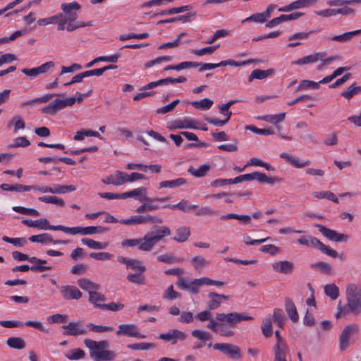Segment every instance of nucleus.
Returning a JSON list of instances; mask_svg holds the SVG:
<instances>
[{
    "instance_id": "nucleus-28",
    "label": "nucleus",
    "mask_w": 361,
    "mask_h": 361,
    "mask_svg": "<svg viewBox=\"0 0 361 361\" xmlns=\"http://www.w3.org/2000/svg\"><path fill=\"white\" fill-rule=\"evenodd\" d=\"M280 157L286 159L289 164L295 168H302L310 164V161H302L296 157L289 155L284 152L281 153Z\"/></svg>"
},
{
    "instance_id": "nucleus-44",
    "label": "nucleus",
    "mask_w": 361,
    "mask_h": 361,
    "mask_svg": "<svg viewBox=\"0 0 361 361\" xmlns=\"http://www.w3.org/2000/svg\"><path fill=\"white\" fill-rule=\"evenodd\" d=\"M273 361H291L290 349L274 351Z\"/></svg>"
},
{
    "instance_id": "nucleus-12",
    "label": "nucleus",
    "mask_w": 361,
    "mask_h": 361,
    "mask_svg": "<svg viewBox=\"0 0 361 361\" xmlns=\"http://www.w3.org/2000/svg\"><path fill=\"white\" fill-rule=\"evenodd\" d=\"M116 334L118 336L123 335L130 337L145 338V336L142 335L139 332L137 327L134 324H120Z\"/></svg>"
},
{
    "instance_id": "nucleus-52",
    "label": "nucleus",
    "mask_w": 361,
    "mask_h": 361,
    "mask_svg": "<svg viewBox=\"0 0 361 361\" xmlns=\"http://www.w3.org/2000/svg\"><path fill=\"white\" fill-rule=\"evenodd\" d=\"M263 335L266 338H269L272 336V324L270 318H265L262 321V325L261 326Z\"/></svg>"
},
{
    "instance_id": "nucleus-8",
    "label": "nucleus",
    "mask_w": 361,
    "mask_h": 361,
    "mask_svg": "<svg viewBox=\"0 0 361 361\" xmlns=\"http://www.w3.org/2000/svg\"><path fill=\"white\" fill-rule=\"evenodd\" d=\"M213 348L232 358L239 359L241 357L240 349L237 345L229 343H215L213 345Z\"/></svg>"
},
{
    "instance_id": "nucleus-38",
    "label": "nucleus",
    "mask_w": 361,
    "mask_h": 361,
    "mask_svg": "<svg viewBox=\"0 0 361 361\" xmlns=\"http://www.w3.org/2000/svg\"><path fill=\"white\" fill-rule=\"evenodd\" d=\"M275 336L276 338V343L273 347V351L275 350H289V347L287 345L286 342L283 340L282 336H281L279 331H275Z\"/></svg>"
},
{
    "instance_id": "nucleus-46",
    "label": "nucleus",
    "mask_w": 361,
    "mask_h": 361,
    "mask_svg": "<svg viewBox=\"0 0 361 361\" xmlns=\"http://www.w3.org/2000/svg\"><path fill=\"white\" fill-rule=\"evenodd\" d=\"M312 269H317L322 273L330 274L331 273V267L329 264L324 262H318L310 264Z\"/></svg>"
},
{
    "instance_id": "nucleus-30",
    "label": "nucleus",
    "mask_w": 361,
    "mask_h": 361,
    "mask_svg": "<svg viewBox=\"0 0 361 361\" xmlns=\"http://www.w3.org/2000/svg\"><path fill=\"white\" fill-rule=\"evenodd\" d=\"M190 235V230L187 226H180L176 231L173 240L178 243L185 242Z\"/></svg>"
},
{
    "instance_id": "nucleus-19",
    "label": "nucleus",
    "mask_w": 361,
    "mask_h": 361,
    "mask_svg": "<svg viewBox=\"0 0 361 361\" xmlns=\"http://www.w3.org/2000/svg\"><path fill=\"white\" fill-rule=\"evenodd\" d=\"M118 262L125 264L127 269L137 270L140 273H143L146 269L145 267L141 264L140 261L136 259H130L122 256H118Z\"/></svg>"
},
{
    "instance_id": "nucleus-60",
    "label": "nucleus",
    "mask_w": 361,
    "mask_h": 361,
    "mask_svg": "<svg viewBox=\"0 0 361 361\" xmlns=\"http://www.w3.org/2000/svg\"><path fill=\"white\" fill-rule=\"evenodd\" d=\"M267 20L264 14L262 13H257L252 14L250 17L246 18L243 20H242V23H245L247 22H255L257 23H263Z\"/></svg>"
},
{
    "instance_id": "nucleus-6",
    "label": "nucleus",
    "mask_w": 361,
    "mask_h": 361,
    "mask_svg": "<svg viewBox=\"0 0 361 361\" xmlns=\"http://www.w3.org/2000/svg\"><path fill=\"white\" fill-rule=\"evenodd\" d=\"M22 223L28 227L32 228H38L42 230H54V231H61L63 232L64 226L57 225L52 226L50 225L49 221L47 219H40L35 221L24 219L22 221Z\"/></svg>"
},
{
    "instance_id": "nucleus-50",
    "label": "nucleus",
    "mask_w": 361,
    "mask_h": 361,
    "mask_svg": "<svg viewBox=\"0 0 361 361\" xmlns=\"http://www.w3.org/2000/svg\"><path fill=\"white\" fill-rule=\"evenodd\" d=\"M209 170V166L204 164L201 165L197 169L193 167H190L188 169V172L195 177H202L206 175Z\"/></svg>"
},
{
    "instance_id": "nucleus-61",
    "label": "nucleus",
    "mask_w": 361,
    "mask_h": 361,
    "mask_svg": "<svg viewBox=\"0 0 361 361\" xmlns=\"http://www.w3.org/2000/svg\"><path fill=\"white\" fill-rule=\"evenodd\" d=\"M180 293L173 290V286L172 285L168 287L163 294V298L169 300H175L176 298H180Z\"/></svg>"
},
{
    "instance_id": "nucleus-59",
    "label": "nucleus",
    "mask_w": 361,
    "mask_h": 361,
    "mask_svg": "<svg viewBox=\"0 0 361 361\" xmlns=\"http://www.w3.org/2000/svg\"><path fill=\"white\" fill-rule=\"evenodd\" d=\"M14 125V131L17 132L20 129H24L25 123L23 119L20 116H15L8 123V126Z\"/></svg>"
},
{
    "instance_id": "nucleus-1",
    "label": "nucleus",
    "mask_w": 361,
    "mask_h": 361,
    "mask_svg": "<svg viewBox=\"0 0 361 361\" xmlns=\"http://www.w3.org/2000/svg\"><path fill=\"white\" fill-rule=\"evenodd\" d=\"M91 92L92 90H90L89 92L85 94L77 92V98L68 97L64 99L56 98L54 99L49 105L43 107L41 109V111L44 114L55 115L59 111L64 109L66 106H73L75 102H81L83 100V98L87 96H89L91 94Z\"/></svg>"
},
{
    "instance_id": "nucleus-16",
    "label": "nucleus",
    "mask_w": 361,
    "mask_h": 361,
    "mask_svg": "<svg viewBox=\"0 0 361 361\" xmlns=\"http://www.w3.org/2000/svg\"><path fill=\"white\" fill-rule=\"evenodd\" d=\"M271 267L276 273L290 275L293 272L294 264L290 261L284 260L274 262Z\"/></svg>"
},
{
    "instance_id": "nucleus-43",
    "label": "nucleus",
    "mask_w": 361,
    "mask_h": 361,
    "mask_svg": "<svg viewBox=\"0 0 361 361\" xmlns=\"http://www.w3.org/2000/svg\"><path fill=\"white\" fill-rule=\"evenodd\" d=\"M38 200L45 203L54 204L61 207H63L66 204L65 202L61 198L56 196L39 197Z\"/></svg>"
},
{
    "instance_id": "nucleus-29",
    "label": "nucleus",
    "mask_w": 361,
    "mask_h": 361,
    "mask_svg": "<svg viewBox=\"0 0 361 361\" xmlns=\"http://www.w3.org/2000/svg\"><path fill=\"white\" fill-rule=\"evenodd\" d=\"M286 311L293 322H297L299 319V316L293 300L288 298L285 300Z\"/></svg>"
},
{
    "instance_id": "nucleus-31",
    "label": "nucleus",
    "mask_w": 361,
    "mask_h": 361,
    "mask_svg": "<svg viewBox=\"0 0 361 361\" xmlns=\"http://www.w3.org/2000/svg\"><path fill=\"white\" fill-rule=\"evenodd\" d=\"M77 283L80 288L87 290L89 293L97 290L100 288L99 284H97L86 278L80 279L78 280Z\"/></svg>"
},
{
    "instance_id": "nucleus-11",
    "label": "nucleus",
    "mask_w": 361,
    "mask_h": 361,
    "mask_svg": "<svg viewBox=\"0 0 361 361\" xmlns=\"http://www.w3.org/2000/svg\"><path fill=\"white\" fill-rule=\"evenodd\" d=\"M178 288L187 290L190 294H197L199 293V284L197 279L193 280H187L183 277L179 276L176 283Z\"/></svg>"
},
{
    "instance_id": "nucleus-21",
    "label": "nucleus",
    "mask_w": 361,
    "mask_h": 361,
    "mask_svg": "<svg viewBox=\"0 0 361 361\" xmlns=\"http://www.w3.org/2000/svg\"><path fill=\"white\" fill-rule=\"evenodd\" d=\"M90 355L94 361H111L115 359L116 354L111 350L91 351Z\"/></svg>"
},
{
    "instance_id": "nucleus-2",
    "label": "nucleus",
    "mask_w": 361,
    "mask_h": 361,
    "mask_svg": "<svg viewBox=\"0 0 361 361\" xmlns=\"http://www.w3.org/2000/svg\"><path fill=\"white\" fill-rule=\"evenodd\" d=\"M347 307L355 314H361V286L350 283L346 288Z\"/></svg>"
},
{
    "instance_id": "nucleus-17",
    "label": "nucleus",
    "mask_w": 361,
    "mask_h": 361,
    "mask_svg": "<svg viewBox=\"0 0 361 361\" xmlns=\"http://www.w3.org/2000/svg\"><path fill=\"white\" fill-rule=\"evenodd\" d=\"M63 328L66 330L63 332L65 336H78L85 334L87 333L86 329L80 326V322H71L67 325H63Z\"/></svg>"
},
{
    "instance_id": "nucleus-63",
    "label": "nucleus",
    "mask_w": 361,
    "mask_h": 361,
    "mask_svg": "<svg viewBox=\"0 0 361 361\" xmlns=\"http://www.w3.org/2000/svg\"><path fill=\"white\" fill-rule=\"evenodd\" d=\"M127 279L133 283L135 284H144L145 283V276L142 275V273L138 271L137 274H131L127 276Z\"/></svg>"
},
{
    "instance_id": "nucleus-9",
    "label": "nucleus",
    "mask_w": 361,
    "mask_h": 361,
    "mask_svg": "<svg viewBox=\"0 0 361 361\" xmlns=\"http://www.w3.org/2000/svg\"><path fill=\"white\" fill-rule=\"evenodd\" d=\"M187 334L178 329H170L166 333L159 334V339L166 342H171L175 345L178 341H184L187 338Z\"/></svg>"
},
{
    "instance_id": "nucleus-34",
    "label": "nucleus",
    "mask_w": 361,
    "mask_h": 361,
    "mask_svg": "<svg viewBox=\"0 0 361 361\" xmlns=\"http://www.w3.org/2000/svg\"><path fill=\"white\" fill-rule=\"evenodd\" d=\"M158 86V81L152 82L143 87V92L137 94L134 97L133 100L135 102L140 101L144 97L150 96L152 94V92H147L148 90L157 87Z\"/></svg>"
},
{
    "instance_id": "nucleus-39",
    "label": "nucleus",
    "mask_w": 361,
    "mask_h": 361,
    "mask_svg": "<svg viewBox=\"0 0 361 361\" xmlns=\"http://www.w3.org/2000/svg\"><path fill=\"white\" fill-rule=\"evenodd\" d=\"M255 180H258L259 183H266L268 184L279 183L281 180V179L277 177H268L264 173L260 172H255Z\"/></svg>"
},
{
    "instance_id": "nucleus-35",
    "label": "nucleus",
    "mask_w": 361,
    "mask_h": 361,
    "mask_svg": "<svg viewBox=\"0 0 361 361\" xmlns=\"http://www.w3.org/2000/svg\"><path fill=\"white\" fill-rule=\"evenodd\" d=\"M81 242L91 249L104 250L108 247V243H101L89 238H82Z\"/></svg>"
},
{
    "instance_id": "nucleus-32",
    "label": "nucleus",
    "mask_w": 361,
    "mask_h": 361,
    "mask_svg": "<svg viewBox=\"0 0 361 361\" xmlns=\"http://www.w3.org/2000/svg\"><path fill=\"white\" fill-rule=\"evenodd\" d=\"M146 189L145 188H138L133 190L126 192V198L128 197H134L139 201H146L149 200L148 197L145 196Z\"/></svg>"
},
{
    "instance_id": "nucleus-4",
    "label": "nucleus",
    "mask_w": 361,
    "mask_h": 361,
    "mask_svg": "<svg viewBox=\"0 0 361 361\" xmlns=\"http://www.w3.org/2000/svg\"><path fill=\"white\" fill-rule=\"evenodd\" d=\"M216 319L221 322L223 326L228 324L229 326L233 327L242 321L253 320L254 317L246 315L245 313L233 312L228 314L216 313Z\"/></svg>"
},
{
    "instance_id": "nucleus-5",
    "label": "nucleus",
    "mask_w": 361,
    "mask_h": 361,
    "mask_svg": "<svg viewBox=\"0 0 361 361\" xmlns=\"http://www.w3.org/2000/svg\"><path fill=\"white\" fill-rule=\"evenodd\" d=\"M109 231V228H104L101 226H87V227H63V232L66 233L71 234V235H93L95 233H104Z\"/></svg>"
},
{
    "instance_id": "nucleus-3",
    "label": "nucleus",
    "mask_w": 361,
    "mask_h": 361,
    "mask_svg": "<svg viewBox=\"0 0 361 361\" xmlns=\"http://www.w3.org/2000/svg\"><path fill=\"white\" fill-rule=\"evenodd\" d=\"M158 242V233H147L142 238L126 239L121 242L123 247H136L142 251H149Z\"/></svg>"
},
{
    "instance_id": "nucleus-56",
    "label": "nucleus",
    "mask_w": 361,
    "mask_h": 361,
    "mask_svg": "<svg viewBox=\"0 0 361 361\" xmlns=\"http://www.w3.org/2000/svg\"><path fill=\"white\" fill-rule=\"evenodd\" d=\"M318 248L320 251L333 258H342L343 255H339L336 250H332L329 246L324 245L321 242Z\"/></svg>"
},
{
    "instance_id": "nucleus-26",
    "label": "nucleus",
    "mask_w": 361,
    "mask_h": 361,
    "mask_svg": "<svg viewBox=\"0 0 361 361\" xmlns=\"http://www.w3.org/2000/svg\"><path fill=\"white\" fill-rule=\"evenodd\" d=\"M275 73L274 69L269 68L267 70L255 69L252 71L248 77V82H251L254 79L263 80Z\"/></svg>"
},
{
    "instance_id": "nucleus-40",
    "label": "nucleus",
    "mask_w": 361,
    "mask_h": 361,
    "mask_svg": "<svg viewBox=\"0 0 361 361\" xmlns=\"http://www.w3.org/2000/svg\"><path fill=\"white\" fill-rule=\"evenodd\" d=\"M213 101L208 98H204L200 101H193L190 104L196 109L201 110H208L213 105Z\"/></svg>"
},
{
    "instance_id": "nucleus-14",
    "label": "nucleus",
    "mask_w": 361,
    "mask_h": 361,
    "mask_svg": "<svg viewBox=\"0 0 361 361\" xmlns=\"http://www.w3.org/2000/svg\"><path fill=\"white\" fill-rule=\"evenodd\" d=\"M358 331V326L356 324H350L344 328L340 336V348L345 350L349 345L350 336Z\"/></svg>"
},
{
    "instance_id": "nucleus-64",
    "label": "nucleus",
    "mask_w": 361,
    "mask_h": 361,
    "mask_svg": "<svg viewBox=\"0 0 361 361\" xmlns=\"http://www.w3.org/2000/svg\"><path fill=\"white\" fill-rule=\"evenodd\" d=\"M192 336L201 340L202 341H209L211 339V335L204 331L202 330H193L191 333Z\"/></svg>"
},
{
    "instance_id": "nucleus-24",
    "label": "nucleus",
    "mask_w": 361,
    "mask_h": 361,
    "mask_svg": "<svg viewBox=\"0 0 361 361\" xmlns=\"http://www.w3.org/2000/svg\"><path fill=\"white\" fill-rule=\"evenodd\" d=\"M84 343L85 346L90 349V352L106 350V348L109 346V342L106 340L95 341L92 339L86 338L84 341Z\"/></svg>"
},
{
    "instance_id": "nucleus-49",
    "label": "nucleus",
    "mask_w": 361,
    "mask_h": 361,
    "mask_svg": "<svg viewBox=\"0 0 361 361\" xmlns=\"http://www.w3.org/2000/svg\"><path fill=\"white\" fill-rule=\"evenodd\" d=\"M76 190V187L75 185H57L54 188L51 187V190L49 192L52 194H63L67 192H73Z\"/></svg>"
},
{
    "instance_id": "nucleus-20",
    "label": "nucleus",
    "mask_w": 361,
    "mask_h": 361,
    "mask_svg": "<svg viewBox=\"0 0 361 361\" xmlns=\"http://www.w3.org/2000/svg\"><path fill=\"white\" fill-rule=\"evenodd\" d=\"M29 240L32 243H51L54 244H68V240H54L51 235L49 233H42L39 235H32L29 238Z\"/></svg>"
},
{
    "instance_id": "nucleus-23",
    "label": "nucleus",
    "mask_w": 361,
    "mask_h": 361,
    "mask_svg": "<svg viewBox=\"0 0 361 361\" xmlns=\"http://www.w3.org/2000/svg\"><path fill=\"white\" fill-rule=\"evenodd\" d=\"M123 176L124 172L116 171L114 174L103 178L102 182L106 185L112 184L114 185H121L125 183Z\"/></svg>"
},
{
    "instance_id": "nucleus-7",
    "label": "nucleus",
    "mask_w": 361,
    "mask_h": 361,
    "mask_svg": "<svg viewBox=\"0 0 361 361\" xmlns=\"http://www.w3.org/2000/svg\"><path fill=\"white\" fill-rule=\"evenodd\" d=\"M319 231L326 238L334 242H345L348 239V236L345 234L339 233L337 231L328 228L320 224H315Z\"/></svg>"
},
{
    "instance_id": "nucleus-48",
    "label": "nucleus",
    "mask_w": 361,
    "mask_h": 361,
    "mask_svg": "<svg viewBox=\"0 0 361 361\" xmlns=\"http://www.w3.org/2000/svg\"><path fill=\"white\" fill-rule=\"evenodd\" d=\"M324 293L331 300H336L339 295L338 288L334 283L326 285L324 287Z\"/></svg>"
},
{
    "instance_id": "nucleus-10",
    "label": "nucleus",
    "mask_w": 361,
    "mask_h": 361,
    "mask_svg": "<svg viewBox=\"0 0 361 361\" xmlns=\"http://www.w3.org/2000/svg\"><path fill=\"white\" fill-rule=\"evenodd\" d=\"M157 220L156 216H153L149 214L147 215H137L133 216L127 219H121L119 223L126 225H139L146 224L149 223H154Z\"/></svg>"
},
{
    "instance_id": "nucleus-33",
    "label": "nucleus",
    "mask_w": 361,
    "mask_h": 361,
    "mask_svg": "<svg viewBox=\"0 0 361 361\" xmlns=\"http://www.w3.org/2000/svg\"><path fill=\"white\" fill-rule=\"evenodd\" d=\"M360 34V31H350L345 32L342 35H335L332 37L330 39L332 41H336L341 43L349 42L352 40V39L357 35Z\"/></svg>"
},
{
    "instance_id": "nucleus-58",
    "label": "nucleus",
    "mask_w": 361,
    "mask_h": 361,
    "mask_svg": "<svg viewBox=\"0 0 361 361\" xmlns=\"http://www.w3.org/2000/svg\"><path fill=\"white\" fill-rule=\"evenodd\" d=\"M152 137H153L154 139H158V133L151 130L149 133L147 132L145 135L139 134L137 135V140H139L146 145H148L149 144V141L152 140Z\"/></svg>"
},
{
    "instance_id": "nucleus-22",
    "label": "nucleus",
    "mask_w": 361,
    "mask_h": 361,
    "mask_svg": "<svg viewBox=\"0 0 361 361\" xmlns=\"http://www.w3.org/2000/svg\"><path fill=\"white\" fill-rule=\"evenodd\" d=\"M326 54L324 52H317L313 54H310L306 56H304L301 59H298L293 62V64L296 65H305L311 63H315L318 61H322L323 58L325 56Z\"/></svg>"
},
{
    "instance_id": "nucleus-53",
    "label": "nucleus",
    "mask_w": 361,
    "mask_h": 361,
    "mask_svg": "<svg viewBox=\"0 0 361 361\" xmlns=\"http://www.w3.org/2000/svg\"><path fill=\"white\" fill-rule=\"evenodd\" d=\"M319 87V85L318 82L309 80H303L300 82V85L298 86L296 91H302L308 88H312L314 90H317Z\"/></svg>"
},
{
    "instance_id": "nucleus-51",
    "label": "nucleus",
    "mask_w": 361,
    "mask_h": 361,
    "mask_svg": "<svg viewBox=\"0 0 361 361\" xmlns=\"http://www.w3.org/2000/svg\"><path fill=\"white\" fill-rule=\"evenodd\" d=\"M252 61H254L253 59H249L247 61H241V62H237L232 59H228V60L222 61L219 63H215V66H216V68L227 66V65L238 67V66H244L246 64H249V63H252Z\"/></svg>"
},
{
    "instance_id": "nucleus-54",
    "label": "nucleus",
    "mask_w": 361,
    "mask_h": 361,
    "mask_svg": "<svg viewBox=\"0 0 361 361\" xmlns=\"http://www.w3.org/2000/svg\"><path fill=\"white\" fill-rule=\"evenodd\" d=\"M191 263L195 270H200L209 264V262L202 256H195L192 257L191 259Z\"/></svg>"
},
{
    "instance_id": "nucleus-42",
    "label": "nucleus",
    "mask_w": 361,
    "mask_h": 361,
    "mask_svg": "<svg viewBox=\"0 0 361 361\" xmlns=\"http://www.w3.org/2000/svg\"><path fill=\"white\" fill-rule=\"evenodd\" d=\"M312 195L317 199H327L331 200L336 204L339 202L338 199L336 197L334 193L330 191H323V192H312Z\"/></svg>"
},
{
    "instance_id": "nucleus-55",
    "label": "nucleus",
    "mask_w": 361,
    "mask_h": 361,
    "mask_svg": "<svg viewBox=\"0 0 361 361\" xmlns=\"http://www.w3.org/2000/svg\"><path fill=\"white\" fill-rule=\"evenodd\" d=\"M159 261L171 264L181 262L183 261V259L174 256L172 253H166L159 255Z\"/></svg>"
},
{
    "instance_id": "nucleus-25",
    "label": "nucleus",
    "mask_w": 361,
    "mask_h": 361,
    "mask_svg": "<svg viewBox=\"0 0 361 361\" xmlns=\"http://www.w3.org/2000/svg\"><path fill=\"white\" fill-rule=\"evenodd\" d=\"M196 124H197V122L195 120H193L190 118H188V117H185L183 119L175 120L173 122V127L174 128H178V129H183V128L193 129V128H198Z\"/></svg>"
},
{
    "instance_id": "nucleus-41",
    "label": "nucleus",
    "mask_w": 361,
    "mask_h": 361,
    "mask_svg": "<svg viewBox=\"0 0 361 361\" xmlns=\"http://www.w3.org/2000/svg\"><path fill=\"white\" fill-rule=\"evenodd\" d=\"M274 322L280 328L282 329L286 322L284 313L281 309H274L273 314Z\"/></svg>"
},
{
    "instance_id": "nucleus-15",
    "label": "nucleus",
    "mask_w": 361,
    "mask_h": 361,
    "mask_svg": "<svg viewBox=\"0 0 361 361\" xmlns=\"http://www.w3.org/2000/svg\"><path fill=\"white\" fill-rule=\"evenodd\" d=\"M317 0H297L279 8V12H290L302 8L310 7L314 4Z\"/></svg>"
},
{
    "instance_id": "nucleus-57",
    "label": "nucleus",
    "mask_w": 361,
    "mask_h": 361,
    "mask_svg": "<svg viewBox=\"0 0 361 361\" xmlns=\"http://www.w3.org/2000/svg\"><path fill=\"white\" fill-rule=\"evenodd\" d=\"M85 357V353L80 348L73 349L70 353L66 355V357L71 360L82 359Z\"/></svg>"
},
{
    "instance_id": "nucleus-36",
    "label": "nucleus",
    "mask_w": 361,
    "mask_h": 361,
    "mask_svg": "<svg viewBox=\"0 0 361 361\" xmlns=\"http://www.w3.org/2000/svg\"><path fill=\"white\" fill-rule=\"evenodd\" d=\"M285 113H281L276 115H266L259 117L258 119L269 122L274 125H277L285 119Z\"/></svg>"
},
{
    "instance_id": "nucleus-47",
    "label": "nucleus",
    "mask_w": 361,
    "mask_h": 361,
    "mask_svg": "<svg viewBox=\"0 0 361 361\" xmlns=\"http://www.w3.org/2000/svg\"><path fill=\"white\" fill-rule=\"evenodd\" d=\"M185 180L183 178H179L176 180L162 181L159 183L161 188H176L183 185L185 183Z\"/></svg>"
},
{
    "instance_id": "nucleus-13",
    "label": "nucleus",
    "mask_w": 361,
    "mask_h": 361,
    "mask_svg": "<svg viewBox=\"0 0 361 361\" xmlns=\"http://www.w3.org/2000/svg\"><path fill=\"white\" fill-rule=\"evenodd\" d=\"M80 8V5L76 1L68 4H63L61 5V8L63 13L66 14L64 19L67 22H75L78 18V14L77 13L73 12V10L79 11Z\"/></svg>"
},
{
    "instance_id": "nucleus-37",
    "label": "nucleus",
    "mask_w": 361,
    "mask_h": 361,
    "mask_svg": "<svg viewBox=\"0 0 361 361\" xmlns=\"http://www.w3.org/2000/svg\"><path fill=\"white\" fill-rule=\"evenodd\" d=\"M6 344L11 348L21 350L25 347V341L20 337H10L7 339Z\"/></svg>"
},
{
    "instance_id": "nucleus-27",
    "label": "nucleus",
    "mask_w": 361,
    "mask_h": 361,
    "mask_svg": "<svg viewBox=\"0 0 361 361\" xmlns=\"http://www.w3.org/2000/svg\"><path fill=\"white\" fill-rule=\"evenodd\" d=\"M280 157L286 159L289 164L295 168H302L310 164V161H302L296 157L289 155L284 152L281 153Z\"/></svg>"
},
{
    "instance_id": "nucleus-62",
    "label": "nucleus",
    "mask_w": 361,
    "mask_h": 361,
    "mask_svg": "<svg viewBox=\"0 0 361 361\" xmlns=\"http://www.w3.org/2000/svg\"><path fill=\"white\" fill-rule=\"evenodd\" d=\"M172 209H179L184 212H190L191 210L197 207V204H190L186 201H182L178 204H173L170 207Z\"/></svg>"
},
{
    "instance_id": "nucleus-45",
    "label": "nucleus",
    "mask_w": 361,
    "mask_h": 361,
    "mask_svg": "<svg viewBox=\"0 0 361 361\" xmlns=\"http://www.w3.org/2000/svg\"><path fill=\"white\" fill-rule=\"evenodd\" d=\"M89 301L92 303L96 307L99 308V305H103L104 304H99V302H103L105 300V297L102 293L97 290L90 293Z\"/></svg>"
},
{
    "instance_id": "nucleus-18",
    "label": "nucleus",
    "mask_w": 361,
    "mask_h": 361,
    "mask_svg": "<svg viewBox=\"0 0 361 361\" xmlns=\"http://www.w3.org/2000/svg\"><path fill=\"white\" fill-rule=\"evenodd\" d=\"M61 293L66 300H78L82 295L78 288L69 285L61 286Z\"/></svg>"
}]
</instances>
